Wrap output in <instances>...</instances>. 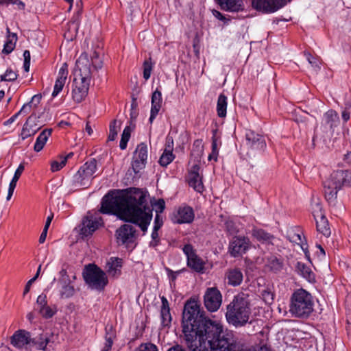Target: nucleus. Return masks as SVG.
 Returning <instances> with one entry per match:
<instances>
[{
  "label": "nucleus",
  "instance_id": "f257e3e1",
  "mask_svg": "<svg viewBox=\"0 0 351 351\" xmlns=\"http://www.w3.org/2000/svg\"><path fill=\"white\" fill-rule=\"evenodd\" d=\"M182 325L184 339L191 351H246L244 345L235 340L231 334L223 332L222 326L204 317L195 300L185 303ZM254 351H271V349L264 343Z\"/></svg>",
  "mask_w": 351,
  "mask_h": 351
},
{
  "label": "nucleus",
  "instance_id": "f03ea898",
  "mask_svg": "<svg viewBox=\"0 0 351 351\" xmlns=\"http://www.w3.org/2000/svg\"><path fill=\"white\" fill-rule=\"evenodd\" d=\"M165 208L164 199H159L154 203L149 200L147 191L137 188H130L121 195L108 193L102 199L100 212L104 214L113 213L121 220L138 226L145 233L153 217L162 215Z\"/></svg>",
  "mask_w": 351,
  "mask_h": 351
},
{
  "label": "nucleus",
  "instance_id": "7ed1b4c3",
  "mask_svg": "<svg viewBox=\"0 0 351 351\" xmlns=\"http://www.w3.org/2000/svg\"><path fill=\"white\" fill-rule=\"evenodd\" d=\"M250 291H244L234 296L226 306L225 317L227 322L235 328L243 327L248 322L252 313Z\"/></svg>",
  "mask_w": 351,
  "mask_h": 351
},
{
  "label": "nucleus",
  "instance_id": "20e7f679",
  "mask_svg": "<svg viewBox=\"0 0 351 351\" xmlns=\"http://www.w3.org/2000/svg\"><path fill=\"white\" fill-rule=\"evenodd\" d=\"M74 76L75 88L72 91L73 99L75 101L80 103L88 93L92 77V71L87 53H82L77 60Z\"/></svg>",
  "mask_w": 351,
  "mask_h": 351
},
{
  "label": "nucleus",
  "instance_id": "39448f33",
  "mask_svg": "<svg viewBox=\"0 0 351 351\" xmlns=\"http://www.w3.org/2000/svg\"><path fill=\"white\" fill-rule=\"evenodd\" d=\"M313 298L305 289H298L292 293L289 302V312L295 317H308L313 311Z\"/></svg>",
  "mask_w": 351,
  "mask_h": 351
},
{
  "label": "nucleus",
  "instance_id": "423d86ee",
  "mask_svg": "<svg viewBox=\"0 0 351 351\" xmlns=\"http://www.w3.org/2000/svg\"><path fill=\"white\" fill-rule=\"evenodd\" d=\"M82 276L86 284L92 289L103 291L108 283L106 272L95 264L86 265Z\"/></svg>",
  "mask_w": 351,
  "mask_h": 351
},
{
  "label": "nucleus",
  "instance_id": "0eeeda50",
  "mask_svg": "<svg viewBox=\"0 0 351 351\" xmlns=\"http://www.w3.org/2000/svg\"><path fill=\"white\" fill-rule=\"evenodd\" d=\"M97 169V162L95 158L86 162L73 177V186L75 189L88 187Z\"/></svg>",
  "mask_w": 351,
  "mask_h": 351
},
{
  "label": "nucleus",
  "instance_id": "6e6552de",
  "mask_svg": "<svg viewBox=\"0 0 351 351\" xmlns=\"http://www.w3.org/2000/svg\"><path fill=\"white\" fill-rule=\"evenodd\" d=\"M287 3V0H252V6L263 14L277 12Z\"/></svg>",
  "mask_w": 351,
  "mask_h": 351
},
{
  "label": "nucleus",
  "instance_id": "1a4fd4ad",
  "mask_svg": "<svg viewBox=\"0 0 351 351\" xmlns=\"http://www.w3.org/2000/svg\"><path fill=\"white\" fill-rule=\"evenodd\" d=\"M222 295L215 287L208 288L204 295L206 308L210 312L217 311L221 305Z\"/></svg>",
  "mask_w": 351,
  "mask_h": 351
},
{
  "label": "nucleus",
  "instance_id": "9d476101",
  "mask_svg": "<svg viewBox=\"0 0 351 351\" xmlns=\"http://www.w3.org/2000/svg\"><path fill=\"white\" fill-rule=\"evenodd\" d=\"M136 229L130 224H123L116 230V239L119 245H128L134 243L136 238Z\"/></svg>",
  "mask_w": 351,
  "mask_h": 351
},
{
  "label": "nucleus",
  "instance_id": "9b49d317",
  "mask_svg": "<svg viewBox=\"0 0 351 351\" xmlns=\"http://www.w3.org/2000/svg\"><path fill=\"white\" fill-rule=\"evenodd\" d=\"M102 224L101 217H95L93 215H87L83 218L80 225V234L82 237L90 236Z\"/></svg>",
  "mask_w": 351,
  "mask_h": 351
},
{
  "label": "nucleus",
  "instance_id": "f8f14e48",
  "mask_svg": "<svg viewBox=\"0 0 351 351\" xmlns=\"http://www.w3.org/2000/svg\"><path fill=\"white\" fill-rule=\"evenodd\" d=\"M250 241L245 237H234L230 242L228 252L233 257H237L245 254L250 248Z\"/></svg>",
  "mask_w": 351,
  "mask_h": 351
},
{
  "label": "nucleus",
  "instance_id": "ddd939ff",
  "mask_svg": "<svg viewBox=\"0 0 351 351\" xmlns=\"http://www.w3.org/2000/svg\"><path fill=\"white\" fill-rule=\"evenodd\" d=\"M330 186L341 189L343 186L351 185V173L347 170H338L333 172L327 181Z\"/></svg>",
  "mask_w": 351,
  "mask_h": 351
},
{
  "label": "nucleus",
  "instance_id": "4468645a",
  "mask_svg": "<svg viewBox=\"0 0 351 351\" xmlns=\"http://www.w3.org/2000/svg\"><path fill=\"white\" fill-rule=\"evenodd\" d=\"M245 140L247 145L256 150H264L266 147L265 138L252 130H247L245 133Z\"/></svg>",
  "mask_w": 351,
  "mask_h": 351
},
{
  "label": "nucleus",
  "instance_id": "2eb2a0df",
  "mask_svg": "<svg viewBox=\"0 0 351 351\" xmlns=\"http://www.w3.org/2000/svg\"><path fill=\"white\" fill-rule=\"evenodd\" d=\"M194 219L193 210L190 206L179 208L173 215L172 221L176 223H189Z\"/></svg>",
  "mask_w": 351,
  "mask_h": 351
},
{
  "label": "nucleus",
  "instance_id": "dca6fc26",
  "mask_svg": "<svg viewBox=\"0 0 351 351\" xmlns=\"http://www.w3.org/2000/svg\"><path fill=\"white\" fill-rule=\"evenodd\" d=\"M32 337L29 332L25 330H19L16 331L11 337V344L17 348H22L25 346L31 344Z\"/></svg>",
  "mask_w": 351,
  "mask_h": 351
},
{
  "label": "nucleus",
  "instance_id": "f3484780",
  "mask_svg": "<svg viewBox=\"0 0 351 351\" xmlns=\"http://www.w3.org/2000/svg\"><path fill=\"white\" fill-rule=\"evenodd\" d=\"M200 167L198 165H194L189 175V184L193 187L194 190L199 193H202L204 191V185L202 180V177L199 175Z\"/></svg>",
  "mask_w": 351,
  "mask_h": 351
},
{
  "label": "nucleus",
  "instance_id": "a211bd4d",
  "mask_svg": "<svg viewBox=\"0 0 351 351\" xmlns=\"http://www.w3.org/2000/svg\"><path fill=\"white\" fill-rule=\"evenodd\" d=\"M68 75V64L63 63L60 67L58 77L56 80L53 91L52 93V97H56L60 92L62 90Z\"/></svg>",
  "mask_w": 351,
  "mask_h": 351
},
{
  "label": "nucleus",
  "instance_id": "6ab92c4d",
  "mask_svg": "<svg viewBox=\"0 0 351 351\" xmlns=\"http://www.w3.org/2000/svg\"><path fill=\"white\" fill-rule=\"evenodd\" d=\"M217 2L225 11L238 12L244 10L243 0H217Z\"/></svg>",
  "mask_w": 351,
  "mask_h": 351
},
{
  "label": "nucleus",
  "instance_id": "aec40b11",
  "mask_svg": "<svg viewBox=\"0 0 351 351\" xmlns=\"http://www.w3.org/2000/svg\"><path fill=\"white\" fill-rule=\"evenodd\" d=\"M122 259L117 257H111L106 263V271L112 277L117 278L121 275Z\"/></svg>",
  "mask_w": 351,
  "mask_h": 351
},
{
  "label": "nucleus",
  "instance_id": "412c9836",
  "mask_svg": "<svg viewBox=\"0 0 351 351\" xmlns=\"http://www.w3.org/2000/svg\"><path fill=\"white\" fill-rule=\"evenodd\" d=\"M32 119L33 116L32 115L28 117L26 122L24 123L20 134L22 140H25L27 138L34 135L39 130L40 127H38L34 120Z\"/></svg>",
  "mask_w": 351,
  "mask_h": 351
},
{
  "label": "nucleus",
  "instance_id": "4be33fe9",
  "mask_svg": "<svg viewBox=\"0 0 351 351\" xmlns=\"http://www.w3.org/2000/svg\"><path fill=\"white\" fill-rule=\"evenodd\" d=\"M226 278L230 285L236 287L239 285L243 281V274L238 268L230 269L226 273Z\"/></svg>",
  "mask_w": 351,
  "mask_h": 351
},
{
  "label": "nucleus",
  "instance_id": "5701e85b",
  "mask_svg": "<svg viewBox=\"0 0 351 351\" xmlns=\"http://www.w3.org/2000/svg\"><path fill=\"white\" fill-rule=\"evenodd\" d=\"M161 310L160 317L161 322L163 326H168L171 322V315L170 313V308L168 300L165 296L161 297Z\"/></svg>",
  "mask_w": 351,
  "mask_h": 351
},
{
  "label": "nucleus",
  "instance_id": "b1692460",
  "mask_svg": "<svg viewBox=\"0 0 351 351\" xmlns=\"http://www.w3.org/2000/svg\"><path fill=\"white\" fill-rule=\"evenodd\" d=\"M51 132H52L51 129H45L44 130H43L40 132V134L38 135V136L36 138V143H35V145L34 147V150L36 152H39L43 149L45 145L46 144V143L48 140V138L51 136Z\"/></svg>",
  "mask_w": 351,
  "mask_h": 351
},
{
  "label": "nucleus",
  "instance_id": "393cba45",
  "mask_svg": "<svg viewBox=\"0 0 351 351\" xmlns=\"http://www.w3.org/2000/svg\"><path fill=\"white\" fill-rule=\"evenodd\" d=\"M252 235L258 241L265 243H271L273 239H274V235L271 234L270 233L266 232L263 229L256 228H253Z\"/></svg>",
  "mask_w": 351,
  "mask_h": 351
},
{
  "label": "nucleus",
  "instance_id": "a878e982",
  "mask_svg": "<svg viewBox=\"0 0 351 351\" xmlns=\"http://www.w3.org/2000/svg\"><path fill=\"white\" fill-rule=\"evenodd\" d=\"M296 269L298 273L308 282H311L315 281L314 273L312 271L311 269L304 263L298 262L296 265Z\"/></svg>",
  "mask_w": 351,
  "mask_h": 351
},
{
  "label": "nucleus",
  "instance_id": "bb28decb",
  "mask_svg": "<svg viewBox=\"0 0 351 351\" xmlns=\"http://www.w3.org/2000/svg\"><path fill=\"white\" fill-rule=\"evenodd\" d=\"M339 189H336L335 186H330V184L326 182L324 185V193L326 200L330 205L335 206L336 204V199L337 193Z\"/></svg>",
  "mask_w": 351,
  "mask_h": 351
},
{
  "label": "nucleus",
  "instance_id": "cd10ccee",
  "mask_svg": "<svg viewBox=\"0 0 351 351\" xmlns=\"http://www.w3.org/2000/svg\"><path fill=\"white\" fill-rule=\"evenodd\" d=\"M316 221L317 230L326 237H328L330 234L328 219L325 216L315 219Z\"/></svg>",
  "mask_w": 351,
  "mask_h": 351
},
{
  "label": "nucleus",
  "instance_id": "c85d7f7f",
  "mask_svg": "<svg viewBox=\"0 0 351 351\" xmlns=\"http://www.w3.org/2000/svg\"><path fill=\"white\" fill-rule=\"evenodd\" d=\"M60 285V295L61 298H69L75 294V289L70 282H58Z\"/></svg>",
  "mask_w": 351,
  "mask_h": 351
},
{
  "label": "nucleus",
  "instance_id": "c756f323",
  "mask_svg": "<svg viewBox=\"0 0 351 351\" xmlns=\"http://www.w3.org/2000/svg\"><path fill=\"white\" fill-rule=\"evenodd\" d=\"M324 119L326 124L328 125L331 129L339 125V115L337 112L333 110H329L327 111L324 115Z\"/></svg>",
  "mask_w": 351,
  "mask_h": 351
},
{
  "label": "nucleus",
  "instance_id": "7c9ffc66",
  "mask_svg": "<svg viewBox=\"0 0 351 351\" xmlns=\"http://www.w3.org/2000/svg\"><path fill=\"white\" fill-rule=\"evenodd\" d=\"M204 262L196 254L187 260V265L198 273H202L204 269Z\"/></svg>",
  "mask_w": 351,
  "mask_h": 351
},
{
  "label": "nucleus",
  "instance_id": "2f4dec72",
  "mask_svg": "<svg viewBox=\"0 0 351 351\" xmlns=\"http://www.w3.org/2000/svg\"><path fill=\"white\" fill-rule=\"evenodd\" d=\"M7 32L9 34L4 45L3 53L9 54L14 50L15 47L16 42L17 40V36L15 33L11 34L9 28H7Z\"/></svg>",
  "mask_w": 351,
  "mask_h": 351
},
{
  "label": "nucleus",
  "instance_id": "473e14b6",
  "mask_svg": "<svg viewBox=\"0 0 351 351\" xmlns=\"http://www.w3.org/2000/svg\"><path fill=\"white\" fill-rule=\"evenodd\" d=\"M50 342V339L47 334H41L38 337L32 338L31 343L38 350H45L47 344Z\"/></svg>",
  "mask_w": 351,
  "mask_h": 351
},
{
  "label": "nucleus",
  "instance_id": "72a5a7b5",
  "mask_svg": "<svg viewBox=\"0 0 351 351\" xmlns=\"http://www.w3.org/2000/svg\"><path fill=\"white\" fill-rule=\"evenodd\" d=\"M266 266L273 272L277 273L282 270L283 263L281 260L274 256H271L267 258Z\"/></svg>",
  "mask_w": 351,
  "mask_h": 351
},
{
  "label": "nucleus",
  "instance_id": "f704fd0d",
  "mask_svg": "<svg viewBox=\"0 0 351 351\" xmlns=\"http://www.w3.org/2000/svg\"><path fill=\"white\" fill-rule=\"evenodd\" d=\"M168 149H165L159 159V163L162 167H167L170 164L175 158L173 154V147L170 145H168Z\"/></svg>",
  "mask_w": 351,
  "mask_h": 351
},
{
  "label": "nucleus",
  "instance_id": "c9c22d12",
  "mask_svg": "<svg viewBox=\"0 0 351 351\" xmlns=\"http://www.w3.org/2000/svg\"><path fill=\"white\" fill-rule=\"evenodd\" d=\"M88 60L90 66L92 65L95 70L100 69L103 66V53L95 50L90 55V60Z\"/></svg>",
  "mask_w": 351,
  "mask_h": 351
},
{
  "label": "nucleus",
  "instance_id": "e433bc0d",
  "mask_svg": "<svg viewBox=\"0 0 351 351\" xmlns=\"http://www.w3.org/2000/svg\"><path fill=\"white\" fill-rule=\"evenodd\" d=\"M227 109V97L223 94H220L218 97L217 104V115L219 117H225L226 116Z\"/></svg>",
  "mask_w": 351,
  "mask_h": 351
},
{
  "label": "nucleus",
  "instance_id": "4c0bfd02",
  "mask_svg": "<svg viewBox=\"0 0 351 351\" xmlns=\"http://www.w3.org/2000/svg\"><path fill=\"white\" fill-rule=\"evenodd\" d=\"M133 129L134 126L131 127L130 125L126 126L124 128L123 133L121 134V138L119 144L121 149L123 150L126 148L128 142L130 140L131 132L133 130Z\"/></svg>",
  "mask_w": 351,
  "mask_h": 351
},
{
  "label": "nucleus",
  "instance_id": "58836bf2",
  "mask_svg": "<svg viewBox=\"0 0 351 351\" xmlns=\"http://www.w3.org/2000/svg\"><path fill=\"white\" fill-rule=\"evenodd\" d=\"M134 158L147 161V147L145 143H141L136 149Z\"/></svg>",
  "mask_w": 351,
  "mask_h": 351
},
{
  "label": "nucleus",
  "instance_id": "ea45409f",
  "mask_svg": "<svg viewBox=\"0 0 351 351\" xmlns=\"http://www.w3.org/2000/svg\"><path fill=\"white\" fill-rule=\"evenodd\" d=\"M114 337V334L113 332L112 327L110 326V328H106V335H105V346L102 351H110L111 348L113 344V338Z\"/></svg>",
  "mask_w": 351,
  "mask_h": 351
},
{
  "label": "nucleus",
  "instance_id": "a19ab883",
  "mask_svg": "<svg viewBox=\"0 0 351 351\" xmlns=\"http://www.w3.org/2000/svg\"><path fill=\"white\" fill-rule=\"evenodd\" d=\"M162 103V94L161 92L156 89L152 96V110L156 109L160 110Z\"/></svg>",
  "mask_w": 351,
  "mask_h": 351
},
{
  "label": "nucleus",
  "instance_id": "79ce46f5",
  "mask_svg": "<svg viewBox=\"0 0 351 351\" xmlns=\"http://www.w3.org/2000/svg\"><path fill=\"white\" fill-rule=\"evenodd\" d=\"M120 125L121 123H119L116 119L110 122L109 125V134L108 137V141H112L115 140L118 133V129L120 128Z\"/></svg>",
  "mask_w": 351,
  "mask_h": 351
},
{
  "label": "nucleus",
  "instance_id": "37998d69",
  "mask_svg": "<svg viewBox=\"0 0 351 351\" xmlns=\"http://www.w3.org/2000/svg\"><path fill=\"white\" fill-rule=\"evenodd\" d=\"M311 209L315 219L325 216L322 211V205L318 200L312 202Z\"/></svg>",
  "mask_w": 351,
  "mask_h": 351
},
{
  "label": "nucleus",
  "instance_id": "c03bdc74",
  "mask_svg": "<svg viewBox=\"0 0 351 351\" xmlns=\"http://www.w3.org/2000/svg\"><path fill=\"white\" fill-rule=\"evenodd\" d=\"M143 77L145 80H147L152 73V71L153 69V63L152 62V59L149 58L143 62Z\"/></svg>",
  "mask_w": 351,
  "mask_h": 351
},
{
  "label": "nucleus",
  "instance_id": "a18cd8bd",
  "mask_svg": "<svg viewBox=\"0 0 351 351\" xmlns=\"http://www.w3.org/2000/svg\"><path fill=\"white\" fill-rule=\"evenodd\" d=\"M38 311L43 317L49 319L55 315L56 313V308H52L51 306L47 305L42 308H39Z\"/></svg>",
  "mask_w": 351,
  "mask_h": 351
},
{
  "label": "nucleus",
  "instance_id": "49530a36",
  "mask_svg": "<svg viewBox=\"0 0 351 351\" xmlns=\"http://www.w3.org/2000/svg\"><path fill=\"white\" fill-rule=\"evenodd\" d=\"M17 77L18 75L16 72L12 70L11 69H8L5 73L1 75L0 78L1 81L13 82L16 80Z\"/></svg>",
  "mask_w": 351,
  "mask_h": 351
},
{
  "label": "nucleus",
  "instance_id": "de8ad7c7",
  "mask_svg": "<svg viewBox=\"0 0 351 351\" xmlns=\"http://www.w3.org/2000/svg\"><path fill=\"white\" fill-rule=\"evenodd\" d=\"M145 161L138 160L133 158L132 162V167L135 173H138L141 169L145 167Z\"/></svg>",
  "mask_w": 351,
  "mask_h": 351
},
{
  "label": "nucleus",
  "instance_id": "09e8293b",
  "mask_svg": "<svg viewBox=\"0 0 351 351\" xmlns=\"http://www.w3.org/2000/svg\"><path fill=\"white\" fill-rule=\"evenodd\" d=\"M288 238L291 242L300 245L302 250H304L302 235L300 233L290 232Z\"/></svg>",
  "mask_w": 351,
  "mask_h": 351
},
{
  "label": "nucleus",
  "instance_id": "8fccbe9b",
  "mask_svg": "<svg viewBox=\"0 0 351 351\" xmlns=\"http://www.w3.org/2000/svg\"><path fill=\"white\" fill-rule=\"evenodd\" d=\"M66 163V158H63L60 162L54 160L51 163V170L53 172L60 170Z\"/></svg>",
  "mask_w": 351,
  "mask_h": 351
},
{
  "label": "nucleus",
  "instance_id": "3c124183",
  "mask_svg": "<svg viewBox=\"0 0 351 351\" xmlns=\"http://www.w3.org/2000/svg\"><path fill=\"white\" fill-rule=\"evenodd\" d=\"M137 351H158V348L154 343H145L141 344Z\"/></svg>",
  "mask_w": 351,
  "mask_h": 351
},
{
  "label": "nucleus",
  "instance_id": "603ef678",
  "mask_svg": "<svg viewBox=\"0 0 351 351\" xmlns=\"http://www.w3.org/2000/svg\"><path fill=\"white\" fill-rule=\"evenodd\" d=\"M23 57H24L23 69L25 72H28L29 71L30 59H31L29 51L25 50L23 52Z\"/></svg>",
  "mask_w": 351,
  "mask_h": 351
},
{
  "label": "nucleus",
  "instance_id": "864d4df0",
  "mask_svg": "<svg viewBox=\"0 0 351 351\" xmlns=\"http://www.w3.org/2000/svg\"><path fill=\"white\" fill-rule=\"evenodd\" d=\"M262 297L266 304H270L274 301V294L268 290L262 291Z\"/></svg>",
  "mask_w": 351,
  "mask_h": 351
},
{
  "label": "nucleus",
  "instance_id": "5fc2aeb1",
  "mask_svg": "<svg viewBox=\"0 0 351 351\" xmlns=\"http://www.w3.org/2000/svg\"><path fill=\"white\" fill-rule=\"evenodd\" d=\"M158 230H159L153 228V231H152V235H151L152 241L149 243V245L152 247H156L160 243L159 235H158Z\"/></svg>",
  "mask_w": 351,
  "mask_h": 351
},
{
  "label": "nucleus",
  "instance_id": "6e6d98bb",
  "mask_svg": "<svg viewBox=\"0 0 351 351\" xmlns=\"http://www.w3.org/2000/svg\"><path fill=\"white\" fill-rule=\"evenodd\" d=\"M193 152H197L198 157H200L203 152V145L201 140H195L193 143Z\"/></svg>",
  "mask_w": 351,
  "mask_h": 351
},
{
  "label": "nucleus",
  "instance_id": "4d7b16f0",
  "mask_svg": "<svg viewBox=\"0 0 351 351\" xmlns=\"http://www.w3.org/2000/svg\"><path fill=\"white\" fill-rule=\"evenodd\" d=\"M183 252L186 254L187 259L192 258L196 254L193 250V246L190 244H186L184 246Z\"/></svg>",
  "mask_w": 351,
  "mask_h": 351
},
{
  "label": "nucleus",
  "instance_id": "13d9d810",
  "mask_svg": "<svg viewBox=\"0 0 351 351\" xmlns=\"http://www.w3.org/2000/svg\"><path fill=\"white\" fill-rule=\"evenodd\" d=\"M36 304L39 306V308L47 306V295L45 294L40 295L37 298Z\"/></svg>",
  "mask_w": 351,
  "mask_h": 351
},
{
  "label": "nucleus",
  "instance_id": "bf43d9fd",
  "mask_svg": "<svg viewBox=\"0 0 351 351\" xmlns=\"http://www.w3.org/2000/svg\"><path fill=\"white\" fill-rule=\"evenodd\" d=\"M17 182H18V180L12 179V180L9 184V189H8V195H7V198H6L7 200H10L11 199V197L13 195L14 191L16 188Z\"/></svg>",
  "mask_w": 351,
  "mask_h": 351
},
{
  "label": "nucleus",
  "instance_id": "052dcab7",
  "mask_svg": "<svg viewBox=\"0 0 351 351\" xmlns=\"http://www.w3.org/2000/svg\"><path fill=\"white\" fill-rule=\"evenodd\" d=\"M163 225V217L158 214L156 215L154 222V228L156 230H160Z\"/></svg>",
  "mask_w": 351,
  "mask_h": 351
},
{
  "label": "nucleus",
  "instance_id": "680f3d73",
  "mask_svg": "<svg viewBox=\"0 0 351 351\" xmlns=\"http://www.w3.org/2000/svg\"><path fill=\"white\" fill-rule=\"evenodd\" d=\"M60 274V278L58 279V282H70V278L69 275L67 274V271L65 269H62L59 272Z\"/></svg>",
  "mask_w": 351,
  "mask_h": 351
},
{
  "label": "nucleus",
  "instance_id": "e2e57ef3",
  "mask_svg": "<svg viewBox=\"0 0 351 351\" xmlns=\"http://www.w3.org/2000/svg\"><path fill=\"white\" fill-rule=\"evenodd\" d=\"M42 96L40 94H37L34 95L32 97L31 101L29 102L31 104V107L34 106V108H36L37 106L40 104L41 101Z\"/></svg>",
  "mask_w": 351,
  "mask_h": 351
},
{
  "label": "nucleus",
  "instance_id": "0e129e2a",
  "mask_svg": "<svg viewBox=\"0 0 351 351\" xmlns=\"http://www.w3.org/2000/svg\"><path fill=\"white\" fill-rule=\"evenodd\" d=\"M305 56L309 64L313 67H319L318 62L309 53H305Z\"/></svg>",
  "mask_w": 351,
  "mask_h": 351
},
{
  "label": "nucleus",
  "instance_id": "69168bd1",
  "mask_svg": "<svg viewBox=\"0 0 351 351\" xmlns=\"http://www.w3.org/2000/svg\"><path fill=\"white\" fill-rule=\"evenodd\" d=\"M24 169H25L24 165L23 164H20L19 166L18 167V168L16 169V170L15 171V173H14V175L12 179L19 180L22 173L24 171Z\"/></svg>",
  "mask_w": 351,
  "mask_h": 351
},
{
  "label": "nucleus",
  "instance_id": "338daca9",
  "mask_svg": "<svg viewBox=\"0 0 351 351\" xmlns=\"http://www.w3.org/2000/svg\"><path fill=\"white\" fill-rule=\"evenodd\" d=\"M226 226L227 230L231 234H233L237 232V230L234 227V224L232 221H227L226 223Z\"/></svg>",
  "mask_w": 351,
  "mask_h": 351
},
{
  "label": "nucleus",
  "instance_id": "774afa93",
  "mask_svg": "<svg viewBox=\"0 0 351 351\" xmlns=\"http://www.w3.org/2000/svg\"><path fill=\"white\" fill-rule=\"evenodd\" d=\"M167 351H188L186 348L180 344H176L168 348Z\"/></svg>",
  "mask_w": 351,
  "mask_h": 351
}]
</instances>
